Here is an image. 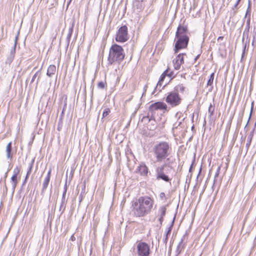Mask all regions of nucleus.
<instances>
[{"mask_svg": "<svg viewBox=\"0 0 256 256\" xmlns=\"http://www.w3.org/2000/svg\"><path fill=\"white\" fill-rule=\"evenodd\" d=\"M214 109H212V104H210L208 108V112L210 113V116H212L214 114Z\"/></svg>", "mask_w": 256, "mask_h": 256, "instance_id": "nucleus-25", "label": "nucleus"}, {"mask_svg": "<svg viewBox=\"0 0 256 256\" xmlns=\"http://www.w3.org/2000/svg\"><path fill=\"white\" fill-rule=\"evenodd\" d=\"M166 164H164L156 168V176L158 180H162L165 182H168L170 180L168 176L164 173V169Z\"/></svg>", "mask_w": 256, "mask_h": 256, "instance_id": "nucleus-9", "label": "nucleus"}, {"mask_svg": "<svg viewBox=\"0 0 256 256\" xmlns=\"http://www.w3.org/2000/svg\"><path fill=\"white\" fill-rule=\"evenodd\" d=\"M186 56V53H180L172 60V65L175 70H179L181 66L184 64V57Z\"/></svg>", "mask_w": 256, "mask_h": 256, "instance_id": "nucleus-8", "label": "nucleus"}, {"mask_svg": "<svg viewBox=\"0 0 256 256\" xmlns=\"http://www.w3.org/2000/svg\"><path fill=\"white\" fill-rule=\"evenodd\" d=\"M166 208L164 206H161L159 208L158 215L159 216L158 220L160 224H162L164 221V217L166 214Z\"/></svg>", "mask_w": 256, "mask_h": 256, "instance_id": "nucleus-14", "label": "nucleus"}, {"mask_svg": "<svg viewBox=\"0 0 256 256\" xmlns=\"http://www.w3.org/2000/svg\"><path fill=\"white\" fill-rule=\"evenodd\" d=\"M110 112V110L109 108H106L102 114V118L106 117L109 114Z\"/></svg>", "mask_w": 256, "mask_h": 256, "instance_id": "nucleus-24", "label": "nucleus"}, {"mask_svg": "<svg viewBox=\"0 0 256 256\" xmlns=\"http://www.w3.org/2000/svg\"><path fill=\"white\" fill-rule=\"evenodd\" d=\"M187 31L188 28L186 26H179L177 28L176 36H178L180 35L187 36Z\"/></svg>", "mask_w": 256, "mask_h": 256, "instance_id": "nucleus-13", "label": "nucleus"}, {"mask_svg": "<svg viewBox=\"0 0 256 256\" xmlns=\"http://www.w3.org/2000/svg\"><path fill=\"white\" fill-rule=\"evenodd\" d=\"M185 90V87L182 84H179L176 86L174 88V92H184Z\"/></svg>", "mask_w": 256, "mask_h": 256, "instance_id": "nucleus-19", "label": "nucleus"}, {"mask_svg": "<svg viewBox=\"0 0 256 256\" xmlns=\"http://www.w3.org/2000/svg\"><path fill=\"white\" fill-rule=\"evenodd\" d=\"M71 238V240H72V241H74V240H75V238H74V236H71V238Z\"/></svg>", "mask_w": 256, "mask_h": 256, "instance_id": "nucleus-30", "label": "nucleus"}, {"mask_svg": "<svg viewBox=\"0 0 256 256\" xmlns=\"http://www.w3.org/2000/svg\"><path fill=\"white\" fill-rule=\"evenodd\" d=\"M64 98L65 101L66 102V100H67V96L66 95L64 96L62 98Z\"/></svg>", "mask_w": 256, "mask_h": 256, "instance_id": "nucleus-31", "label": "nucleus"}, {"mask_svg": "<svg viewBox=\"0 0 256 256\" xmlns=\"http://www.w3.org/2000/svg\"><path fill=\"white\" fill-rule=\"evenodd\" d=\"M223 39H224V36H220L218 38V40H222Z\"/></svg>", "mask_w": 256, "mask_h": 256, "instance_id": "nucleus-28", "label": "nucleus"}, {"mask_svg": "<svg viewBox=\"0 0 256 256\" xmlns=\"http://www.w3.org/2000/svg\"><path fill=\"white\" fill-rule=\"evenodd\" d=\"M166 101L172 107H175L180 104L182 98L178 92L172 91L168 93Z\"/></svg>", "mask_w": 256, "mask_h": 256, "instance_id": "nucleus-5", "label": "nucleus"}, {"mask_svg": "<svg viewBox=\"0 0 256 256\" xmlns=\"http://www.w3.org/2000/svg\"><path fill=\"white\" fill-rule=\"evenodd\" d=\"M56 72V67L54 65H50L48 68L46 74L50 77L54 75Z\"/></svg>", "mask_w": 256, "mask_h": 256, "instance_id": "nucleus-16", "label": "nucleus"}, {"mask_svg": "<svg viewBox=\"0 0 256 256\" xmlns=\"http://www.w3.org/2000/svg\"><path fill=\"white\" fill-rule=\"evenodd\" d=\"M12 142H10L8 144L6 148V156L8 158H12Z\"/></svg>", "mask_w": 256, "mask_h": 256, "instance_id": "nucleus-17", "label": "nucleus"}, {"mask_svg": "<svg viewBox=\"0 0 256 256\" xmlns=\"http://www.w3.org/2000/svg\"><path fill=\"white\" fill-rule=\"evenodd\" d=\"M138 256H149L150 254V246L145 242H140L136 246Z\"/></svg>", "mask_w": 256, "mask_h": 256, "instance_id": "nucleus-7", "label": "nucleus"}, {"mask_svg": "<svg viewBox=\"0 0 256 256\" xmlns=\"http://www.w3.org/2000/svg\"><path fill=\"white\" fill-rule=\"evenodd\" d=\"M166 71H164V72L161 74L159 80L157 84V88L158 86H160V88L162 86V82H164L166 76Z\"/></svg>", "mask_w": 256, "mask_h": 256, "instance_id": "nucleus-20", "label": "nucleus"}, {"mask_svg": "<svg viewBox=\"0 0 256 256\" xmlns=\"http://www.w3.org/2000/svg\"><path fill=\"white\" fill-rule=\"evenodd\" d=\"M154 206V200L150 196H140L132 205V214L136 218H142L150 214Z\"/></svg>", "mask_w": 256, "mask_h": 256, "instance_id": "nucleus-1", "label": "nucleus"}, {"mask_svg": "<svg viewBox=\"0 0 256 256\" xmlns=\"http://www.w3.org/2000/svg\"><path fill=\"white\" fill-rule=\"evenodd\" d=\"M28 174H27V176H26V180L27 178V177H28Z\"/></svg>", "mask_w": 256, "mask_h": 256, "instance_id": "nucleus-33", "label": "nucleus"}, {"mask_svg": "<svg viewBox=\"0 0 256 256\" xmlns=\"http://www.w3.org/2000/svg\"><path fill=\"white\" fill-rule=\"evenodd\" d=\"M20 172V168L16 166L14 170V174L11 177V182H12L14 188H15L18 182V176Z\"/></svg>", "mask_w": 256, "mask_h": 256, "instance_id": "nucleus-11", "label": "nucleus"}, {"mask_svg": "<svg viewBox=\"0 0 256 256\" xmlns=\"http://www.w3.org/2000/svg\"><path fill=\"white\" fill-rule=\"evenodd\" d=\"M106 82L105 80L104 81H101L98 82V87L100 88L103 89L106 86Z\"/></svg>", "mask_w": 256, "mask_h": 256, "instance_id": "nucleus-23", "label": "nucleus"}, {"mask_svg": "<svg viewBox=\"0 0 256 256\" xmlns=\"http://www.w3.org/2000/svg\"><path fill=\"white\" fill-rule=\"evenodd\" d=\"M136 90V87L134 86L133 88H132V92H134V91Z\"/></svg>", "mask_w": 256, "mask_h": 256, "instance_id": "nucleus-32", "label": "nucleus"}, {"mask_svg": "<svg viewBox=\"0 0 256 256\" xmlns=\"http://www.w3.org/2000/svg\"><path fill=\"white\" fill-rule=\"evenodd\" d=\"M240 0H238L236 4L234 5V8H236L238 4L240 3Z\"/></svg>", "mask_w": 256, "mask_h": 256, "instance_id": "nucleus-29", "label": "nucleus"}, {"mask_svg": "<svg viewBox=\"0 0 256 256\" xmlns=\"http://www.w3.org/2000/svg\"><path fill=\"white\" fill-rule=\"evenodd\" d=\"M149 110L154 112L158 110L168 112V106L164 102H158L152 104L149 106Z\"/></svg>", "mask_w": 256, "mask_h": 256, "instance_id": "nucleus-10", "label": "nucleus"}, {"mask_svg": "<svg viewBox=\"0 0 256 256\" xmlns=\"http://www.w3.org/2000/svg\"><path fill=\"white\" fill-rule=\"evenodd\" d=\"M254 104V102H252V106H251V110H250V117H249V119L250 118L251 114H252V110H253Z\"/></svg>", "mask_w": 256, "mask_h": 256, "instance_id": "nucleus-26", "label": "nucleus"}, {"mask_svg": "<svg viewBox=\"0 0 256 256\" xmlns=\"http://www.w3.org/2000/svg\"><path fill=\"white\" fill-rule=\"evenodd\" d=\"M176 38L177 40L174 49L175 54L178 53L180 50L186 48L189 42V37L188 36L180 35Z\"/></svg>", "mask_w": 256, "mask_h": 256, "instance_id": "nucleus-4", "label": "nucleus"}, {"mask_svg": "<svg viewBox=\"0 0 256 256\" xmlns=\"http://www.w3.org/2000/svg\"><path fill=\"white\" fill-rule=\"evenodd\" d=\"M51 176V170H50L48 172L47 176L44 178V180L42 184V190H45L47 188L48 183L50 181Z\"/></svg>", "mask_w": 256, "mask_h": 256, "instance_id": "nucleus-15", "label": "nucleus"}, {"mask_svg": "<svg viewBox=\"0 0 256 256\" xmlns=\"http://www.w3.org/2000/svg\"><path fill=\"white\" fill-rule=\"evenodd\" d=\"M128 39V28L126 26L120 27L116 35L115 40L118 42H124Z\"/></svg>", "mask_w": 256, "mask_h": 256, "instance_id": "nucleus-6", "label": "nucleus"}, {"mask_svg": "<svg viewBox=\"0 0 256 256\" xmlns=\"http://www.w3.org/2000/svg\"><path fill=\"white\" fill-rule=\"evenodd\" d=\"M214 72H212L210 76V78L208 81V82H207V86H210V90H212V84H213V82H214Z\"/></svg>", "mask_w": 256, "mask_h": 256, "instance_id": "nucleus-18", "label": "nucleus"}, {"mask_svg": "<svg viewBox=\"0 0 256 256\" xmlns=\"http://www.w3.org/2000/svg\"><path fill=\"white\" fill-rule=\"evenodd\" d=\"M125 56L124 49L117 44H112L110 48L108 61L110 64L115 62L122 60Z\"/></svg>", "mask_w": 256, "mask_h": 256, "instance_id": "nucleus-3", "label": "nucleus"}, {"mask_svg": "<svg viewBox=\"0 0 256 256\" xmlns=\"http://www.w3.org/2000/svg\"><path fill=\"white\" fill-rule=\"evenodd\" d=\"M138 172L142 176H147L148 172V169L144 163H142L137 168Z\"/></svg>", "mask_w": 256, "mask_h": 256, "instance_id": "nucleus-12", "label": "nucleus"}, {"mask_svg": "<svg viewBox=\"0 0 256 256\" xmlns=\"http://www.w3.org/2000/svg\"><path fill=\"white\" fill-rule=\"evenodd\" d=\"M170 151V146L166 142H160L154 144L152 148V152L157 162H160L168 156Z\"/></svg>", "mask_w": 256, "mask_h": 256, "instance_id": "nucleus-2", "label": "nucleus"}, {"mask_svg": "<svg viewBox=\"0 0 256 256\" xmlns=\"http://www.w3.org/2000/svg\"><path fill=\"white\" fill-rule=\"evenodd\" d=\"M38 74V72H37L34 75V76H32V82H34L35 80V78H36L37 75Z\"/></svg>", "mask_w": 256, "mask_h": 256, "instance_id": "nucleus-27", "label": "nucleus"}, {"mask_svg": "<svg viewBox=\"0 0 256 256\" xmlns=\"http://www.w3.org/2000/svg\"><path fill=\"white\" fill-rule=\"evenodd\" d=\"M254 130H252V131L250 132V135L248 136V138L247 142L246 144V146L248 148H249V147L252 143V140L253 136H254Z\"/></svg>", "mask_w": 256, "mask_h": 256, "instance_id": "nucleus-22", "label": "nucleus"}, {"mask_svg": "<svg viewBox=\"0 0 256 256\" xmlns=\"http://www.w3.org/2000/svg\"><path fill=\"white\" fill-rule=\"evenodd\" d=\"M164 71H166V76L170 78L171 80L173 79L176 76L174 71L171 70L169 67H168Z\"/></svg>", "mask_w": 256, "mask_h": 256, "instance_id": "nucleus-21", "label": "nucleus"}]
</instances>
